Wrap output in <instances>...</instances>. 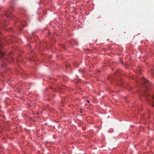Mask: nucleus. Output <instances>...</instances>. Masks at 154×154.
Returning <instances> with one entry per match:
<instances>
[{
  "label": "nucleus",
  "instance_id": "nucleus-1",
  "mask_svg": "<svg viewBox=\"0 0 154 154\" xmlns=\"http://www.w3.org/2000/svg\"><path fill=\"white\" fill-rule=\"evenodd\" d=\"M144 81H145L144 83H145L146 82H147V80L146 79H144Z\"/></svg>",
  "mask_w": 154,
  "mask_h": 154
},
{
  "label": "nucleus",
  "instance_id": "nucleus-4",
  "mask_svg": "<svg viewBox=\"0 0 154 154\" xmlns=\"http://www.w3.org/2000/svg\"><path fill=\"white\" fill-rule=\"evenodd\" d=\"M1 45V44H0V46Z\"/></svg>",
  "mask_w": 154,
  "mask_h": 154
},
{
  "label": "nucleus",
  "instance_id": "nucleus-2",
  "mask_svg": "<svg viewBox=\"0 0 154 154\" xmlns=\"http://www.w3.org/2000/svg\"><path fill=\"white\" fill-rule=\"evenodd\" d=\"M5 15L7 17H9V16L8 15V13L7 14H5Z\"/></svg>",
  "mask_w": 154,
  "mask_h": 154
},
{
  "label": "nucleus",
  "instance_id": "nucleus-3",
  "mask_svg": "<svg viewBox=\"0 0 154 154\" xmlns=\"http://www.w3.org/2000/svg\"><path fill=\"white\" fill-rule=\"evenodd\" d=\"M86 102H88V103H89L90 101H89V100H86Z\"/></svg>",
  "mask_w": 154,
  "mask_h": 154
}]
</instances>
